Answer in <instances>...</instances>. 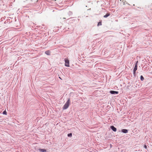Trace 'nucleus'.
<instances>
[{"label": "nucleus", "mask_w": 152, "mask_h": 152, "mask_svg": "<svg viewBox=\"0 0 152 152\" xmlns=\"http://www.w3.org/2000/svg\"><path fill=\"white\" fill-rule=\"evenodd\" d=\"M70 99H68L66 103L63 106V108L64 110L66 109H67L70 104Z\"/></svg>", "instance_id": "obj_1"}, {"label": "nucleus", "mask_w": 152, "mask_h": 152, "mask_svg": "<svg viewBox=\"0 0 152 152\" xmlns=\"http://www.w3.org/2000/svg\"><path fill=\"white\" fill-rule=\"evenodd\" d=\"M65 61V65L66 66L69 67V61L68 59L65 58L64 60Z\"/></svg>", "instance_id": "obj_2"}, {"label": "nucleus", "mask_w": 152, "mask_h": 152, "mask_svg": "<svg viewBox=\"0 0 152 152\" xmlns=\"http://www.w3.org/2000/svg\"><path fill=\"white\" fill-rule=\"evenodd\" d=\"M137 63H138V61H137L136 63V64H135L134 67L133 69V74L134 75H135L136 71L137 69Z\"/></svg>", "instance_id": "obj_3"}, {"label": "nucleus", "mask_w": 152, "mask_h": 152, "mask_svg": "<svg viewBox=\"0 0 152 152\" xmlns=\"http://www.w3.org/2000/svg\"><path fill=\"white\" fill-rule=\"evenodd\" d=\"M110 93L112 94H118V91H110Z\"/></svg>", "instance_id": "obj_4"}, {"label": "nucleus", "mask_w": 152, "mask_h": 152, "mask_svg": "<svg viewBox=\"0 0 152 152\" xmlns=\"http://www.w3.org/2000/svg\"><path fill=\"white\" fill-rule=\"evenodd\" d=\"M110 128L114 132H116V129L113 126H111Z\"/></svg>", "instance_id": "obj_5"}, {"label": "nucleus", "mask_w": 152, "mask_h": 152, "mask_svg": "<svg viewBox=\"0 0 152 152\" xmlns=\"http://www.w3.org/2000/svg\"><path fill=\"white\" fill-rule=\"evenodd\" d=\"M121 132L124 133H127L128 132V130L126 129H122L121 130Z\"/></svg>", "instance_id": "obj_6"}, {"label": "nucleus", "mask_w": 152, "mask_h": 152, "mask_svg": "<svg viewBox=\"0 0 152 152\" xmlns=\"http://www.w3.org/2000/svg\"><path fill=\"white\" fill-rule=\"evenodd\" d=\"M45 53L48 55H50V52L49 50H47L45 52Z\"/></svg>", "instance_id": "obj_7"}, {"label": "nucleus", "mask_w": 152, "mask_h": 152, "mask_svg": "<svg viewBox=\"0 0 152 152\" xmlns=\"http://www.w3.org/2000/svg\"><path fill=\"white\" fill-rule=\"evenodd\" d=\"M110 15V13H108L106 15H104V17L105 18H107L108 16H109Z\"/></svg>", "instance_id": "obj_8"}, {"label": "nucleus", "mask_w": 152, "mask_h": 152, "mask_svg": "<svg viewBox=\"0 0 152 152\" xmlns=\"http://www.w3.org/2000/svg\"><path fill=\"white\" fill-rule=\"evenodd\" d=\"M140 79L142 81H143L144 79V78L142 75L140 76Z\"/></svg>", "instance_id": "obj_9"}, {"label": "nucleus", "mask_w": 152, "mask_h": 152, "mask_svg": "<svg viewBox=\"0 0 152 152\" xmlns=\"http://www.w3.org/2000/svg\"><path fill=\"white\" fill-rule=\"evenodd\" d=\"M102 25V22H98V24H97V26H99V25Z\"/></svg>", "instance_id": "obj_10"}, {"label": "nucleus", "mask_w": 152, "mask_h": 152, "mask_svg": "<svg viewBox=\"0 0 152 152\" xmlns=\"http://www.w3.org/2000/svg\"><path fill=\"white\" fill-rule=\"evenodd\" d=\"M68 136L69 137H71L72 136V133H70V134H68Z\"/></svg>", "instance_id": "obj_11"}, {"label": "nucleus", "mask_w": 152, "mask_h": 152, "mask_svg": "<svg viewBox=\"0 0 152 152\" xmlns=\"http://www.w3.org/2000/svg\"><path fill=\"white\" fill-rule=\"evenodd\" d=\"M3 114L5 115H7V113L6 111H4L3 112Z\"/></svg>", "instance_id": "obj_12"}, {"label": "nucleus", "mask_w": 152, "mask_h": 152, "mask_svg": "<svg viewBox=\"0 0 152 152\" xmlns=\"http://www.w3.org/2000/svg\"><path fill=\"white\" fill-rule=\"evenodd\" d=\"M41 151L42 152H45L46 151V150H44V149H41Z\"/></svg>", "instance_id": "obj_13"}, {"label": "nucleus", "mask_w": 152, "mask_h": 152, "mask_svg": "<svg viewBox=\"0 0 152 152\" xmlns=\"http://www.w3.org/2000/svg\"><path fill=\"white\" fill-rule=\"evenodd\" d=\"M144 147L145 149H147V146L146 145H144Z\"/></svg>", "instance_id": "obj_14"}]
</instances>
